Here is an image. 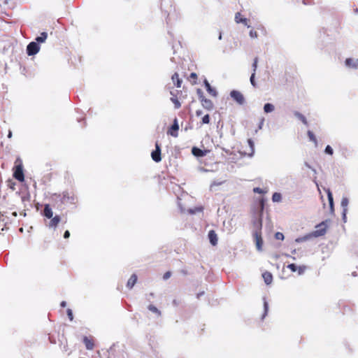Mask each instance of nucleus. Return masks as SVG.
<instances>
[{
	"label": "nucleus",
	"instance_id": "1",
	"mask_svg": "<svg viewBox=\"0 0 358 358\" xmlns=\"http://www.w3.org/2000/svg\"><path fill=\"white\" fill-rule=\"evenodd\" d=\"M13 177L20 182H23L24 180L22 162L20 158H17L15 162Z\"/></svg>",
	"mask_w": 358,
	"mask_h": 358
},
{
	"label": "nucleus",
	"instance_id": "2",
	"mask_svg": "<svg viewBox=\"0 0 358 358\" xmlns=\"http://www.w3.org/2000/svg\"><path fill=\"white\" fill-rule=\"evenodd\" d=\"M197 94L199 95V99L200 100L203 107L208 110H212L213 108V101L204 96L203 93L201 91V90L198 89Z\"/></svg>",
	"mask_w": 358,
	"mask_h": 358
},
{
	"label": "nucleus",
	"instance_id": "3",
	"mask_svg": "<svg viewBox=\"0 0 358 358\" xmlns=\"http://www.w3.org/2000/svg\"><path fill=\"white\" fill-rule=\"evenodd\" d=\"M61 196L60 201L63 204L75 203L77 198L73 193L64 192Z\"/></svg>",
	"mask_w": 358,
	"mask_h": 358
},
{
	"label": "nucleus",
	"instance_id": "4",
	"mask_svg": "<svg viewBox=\"0 0 358 358\" xmlns=\"http://www.w3.org/2000/svg\"><path fill=\"white\" fill-rule=\"evenodd\" d=\"M327 221H323L321 223L316 225L315 231L313 232V235L315 237L324 236L327 232Z\"/></svg>",
	"mask_w": 358,
	"mask_h": 358
},
{
	"label": "nucleus",
	"instance_id": "5",
	"mask_svg": "<svg viewBox=\"0 0 358 358\" xmlns=\"http://www.w3.org/2000/svg\"><path fill=\"white\" fill-rule=\"evenodd\" d=\"M230 96L239 105H243L245 103V97L243 94L238 90H234L231 91Z\"/></svg>",
	"mask_w": 358,
	"mask_h": 358
},
{
	"label": "nucleus",
	"instance_id": "6",
	"mask_svg": "<svg viewBox=\"0 0 358 358\" xmlns=\"http://www.w3.org/2000/svg\"><path fill=\"white\" fill-rule=\"evenodd\" d=\"M151 157L155 162H159L162 160L161 147L158 141L155 143V150L151 152Z\"/></svg>",
	"mask_w": 358,
	"mask_h": 358
},
{
	"label": "nucleus",
	"instance_id": "7",
	"mask_svg": "<svg viewBox=\"0 0 358 358\" xmlns=\"http://www.w3.org/2000/svg\"><path fill=\"white\" fill-rule=\"evenodd\" d=\"M40 46L36 42H31L27 47V53L29 56L34 55L38 52Z\"/></svg>",
	"mask_w": 358,
	"mask_h": 358
},
{
	"label": "nucleus",
	"instance_id": "8",
	"mask_svg": "<svg viewBox=\"0 0 358 358\" xmlns=\"http://www.w3.org/2000/svg\"><path fill=\"white\" fill-rule=\"evenodd\" d=\"M254 239L255 241L256 247L258 250H262L263 245V240L262 237V231H255L253 233Z\"/></svg>",
	"mask_w": 358,
	"mask_h": 358
},
{
	"label": "nucleus",
	"instance_id": "9",
	"mask_svg": "<svg viewBox=\"0 0 358 358\" xmlns=\"http://www.w3.org/2000/svg\"><path fill=\"white\" fill-rule=\"evenodd\" d=\"M287 268L292 271V272H297L299 275L303 274L305 271L306 270V266H296L295 264H289L287 265Z\"/></svg>",
	"mask_w": 358,
	"mask_h": 358
},
{
	"label": "nucleus",
	"instance_id": "10",
	"mask_svg": "<svg viewBox=\"0 0 358 358\" xmlns=\"http://www.w3.org/2000/svg\"><path fill=\"white\" fill-rule=\"evenodd\" d=\"M178 130H179V125L178 124L177 119L174 120L173 124L172 126L169 128V129L167 131V134L169 135H171L173 137H178Z\"/></svg>",
	"mask_w": 358,
	"mask_h": 358
},
{
	"label": "nucleus",
	"instance_id": "11",
	"mask_svg": "<svg viewBox=\"0 0 358 358\" xmlns=\"http://www.w3.org/2000/svg\"><path fill=\"white\" fill-rule=\"evenodd\" d=\"M83 341L87 350H92L94 349V341L92 337L84 336Z\"/></svg>",
	"mask_w": 358,
	"mask_h": 358
},
{
	"label": "nucleus",
	"instance_id": "12",
	"mask_svg": "<svg viewBox=\"0 0 358 358\" xmlns=\"http://www.w3.org/2000/svg\"><path fill=\"white\" fill-rule=\"evenodd\" d=\"M345 64L348 68L358 69V59L347 58Z\"/></svg>",
	"mask_w": 358,
	"mask_h": 358
},
{
	"label": "nucleus",
	"instance_id": "13",
	"mask_svg": "<svg viewBox=\"0 0 358 358\" xmlns=\"http://www.w3.org/2000/svg\"><path fill=\"white\" fill-rule=\"evenodd\" d=\"M208 236L210 243L213 246H215L217 244V241H218L217 235L215 233V231L214 230L209 231Z\"/></svg>",
	"mask_w": 358,
	"mask_h": 358
},
{
	"label": "nucleus",
	"instance_id": "14",
	"mask_svg": "<svg viewBox=\"0 0 358 358\" xmlns=\"http://www.w3.org/2000/svg\"><path fill=\"white\" fill-rule=\"evenodd\" d=\"M204 85H205V87H206V89L207 92H208V94L210 95H211L212 96H214V97L217 96V92L216 90L210 86V83H208V80H205Z\"/></svg>",
	"mask_w": 358,
	"mask_h": 358
},
{
	"label": "nucleus",
	"instance_id": "15",
	"mask_svg": "<svg viewBox=\"0 0 358 358\" xmlns=\"http://www.w3.org/2000/svg\"><path fill=\"white\" fill-rule=\"evenodd\" d=\"M262 278L264 279V282L266 285L271 284V282L273 281V275H272V273L271 272H269V271H264L262 273Z\"/></svg>",
	"mask_w": 358,
	"mask_h": 358
},
{
	"label": "nucleus",
	"instance_id": "16",
	"mask_svg": "<svg viewBox=\"0 0 358 358\" xmlns=\"http://www.w3.org/2000/svg\"><path fill=\"white\" fill-rule=\"evenodd\" d=\"M43 215L49 219L52 217L53 213L49 204L45 205L43 209Z\"/></svg>",
	"mask_w": 358,
	"mask_h": 358
},
{
	"label": "nucleus",
	"instance_id": "17",
	"mask_svg": "<svg viewBox=\"0 0 358 358\" xmlns=\"http://www.w3.org/2000/svg\"><path fill=\"white\" fill-rule=\"evenodd\" d=\"M137 275L136 274H132L131 275V277L129 278V279L127 281V287L129 288V289H131L134 285L137 282Z\"/></svg>",
	"mask_w": 358,
	"mask_h": 358
},
{
	"label": "nucleus",
	"instance_id": "18",
	"mask_svg": "<svg viewBox=\"0 0 358 358\" xmlns=\"http://www.w3.org/2000/svg\"><path fill=\"white\" fill-rule=\"evenodd\" d=\"M206 150H202L196 147H193L192 149V153L196 157H203L206 155Z\"/></svg>",
	"mask_w": 358,
	"mask_h": 358
},
{
	"label": "nucleus",
	"instance_id": "19",
	"mask_svg": "<svg viewBox=\"0 0 358 358\" xmlns=\"http://www.w3.org/2000/svg\"><path fill=\"white\" fill-rule=\"evenodd\" d=\"M171 79H172L173 83L175 84V85L177 87H181L182 80L179 78V75H178V73H175L172 76Z\"/></svg>",
	"mask_w": 358,
	"mask_h": 358
},
{
	"label": "nucleus",
	"instance_id": "20",
	"mask_svg": "<svg viewBox=\"0 0 358 358\" xmlns=\"http://www.w3.org/2000/svg\"><path fill=\"white\" fill-rule=\"evenodd\" d=\"M60 222V217L59 215H55V217H52V220H50L49 223L50 227H56L59 222Z\"/></svg>",
	"mask_w": 358,
	"mask_h": 358
},
{
	"label": "nucleus",
	"instance_id": "21",
	"mask_svg": "<svg viewBox=\"0 0 358 358\" xmlns=\"http://www.w3.org/2000/svg\"><path fill=\"white\" fill-rule=\"evenodd\" d=\"M253 227L255 228V231H262V221L261 218L257 219L253 221Z\"/></svg>",
	"mask_w": 358,
	"mask_h": 358
},
{
	"label": "nucleus",
	"instance_id": "22",
	"mask_svg": "<svg viewBox=\"0 0 358 358\" xmlns=\"http://www.w3.org/2000/svg\"><path fill=\"white\" fill-rule=\"evenodd\" d=\"M171 94H172V96L171 97V101L174 104L175 108H176V109L180 108L181 107V103L179 101L178 97L176 95H173L172 92H171Z\"/></svg>",
	"mask_w": 358,
	"mask_h": 358
},
{
	"label": "nucleus",
	"instance_id": "23",
	"mask_svg": "<svg viewBox=\"0 0 358 358\" xmlns=\"http://www.w3.org/2000/svg\"><path fill=\"white\" fill-rule=\"evenodd\" d=\"M235 21L237 23L242 22V23L246 24L248 20L245 17H242L241 14L240 13H236L235 15Z\"/></svg>",
	"mask_w": 358,
	"mask_h": 358
},
{
	"label": "nucleus",
	"instance_id": "24",
	"mask_svg": "<svg viewBox=\"0 0 358 358\" xmlns=\"http://www.w3.org/2000/svg\"><path fill=\"white\" fill-rule=\"evenodd\" d=\"M48 34L46 32L41 33V35L36 38V43H43L47 39Z\"/></svg>",
	"mask_w": 358,
	"mask_h": 358
},
{
	"label": "nucleus",
	"instance_id": "25",
	"mask_svg": "<svg viewBox=\"0 0 358 358\" xmlns=\"http://www.w3.org/2000/svg\"><path fill=\"white\" fill-rule=\"evenodd\" d=\"M294 115L298 117L304 124L307 125L308 122L306 117L299 112H295Z\"/></svg>",
	"mask_w": 358,
	"mask_h": 358
},
{
	"label": "nucleus",
	"instance_id": "26",
	"mask_svg": "<svg viewBox=\"0 0 358 358\" xmlns=\"http://www.w3.org/2000/svg\"><path fill=\"white\" fill-rule=\"evenodd\" d=\"M307 134H308V136L310 141H313L315 143V145L317 146V141L315 136L313 133V131L309 130V131H308Z\"/></svg>",
	"mask_w": 358,
	"mask_h": 358
},
{
	"label": "nucleus",
	"instance_id": "27",
	"mask_svg": "<svg viewBox=\"0 0 358 358\" xmlns=\"http://www.w3.org/2000/svg\"><path fill=\"white\" fill-rule=\"evenodd\" d=\"M248 145L250 146V151L247 153L248 155L252 156L254 153V143L252 139L248 140Z\"/></svg>",
	"mask_w": 358,
	"mask_h": 358
},
{
	"label": "nucleus",
	"instance_id": "28",
	"mask_svg": "<svg viewBox=\"0 0 358 358\" xmlns=\"http://www.w3.org/2000/svg\"><path fill=\"white\" fill-rule=\"evenodd\" d=\"M274 110V106L271 103H266L264 106V110L265 113H271Z\"/></svg>",
	"mask_w": 358,
	"mask_h": 358
},
{
	"label": "nucleus",
	"instance_id": "29",
	"mask_svg": "<svg viewBox=\"0 0 358 358\" xmlns=\"http://www.w3.org/2000/svg\"><path fill=\"white\" fill-rule=\"evenodd\" d=\"M281 198H282L281 194L278 192H275L272 196V200L274 202L280 201L281 200Z\"/></svg>",
	"mask_w": 358,
	"mask_h": 358
},
{
	"label": "nucleus",
	"instance_id": "30",
	"mask_svg": "<svg viewBox=\"0 0 358 358\" xmlns=\"http://www.w3.org/2000/svg\"><path fill=\"white\" fill-rule=\"evenodd\" d=\"M148 309H149L150 311H152V312H153V313H155L157 314L158 315H161V312L157 309V308H156V307H155V306H153V305H149V306H148Z\"/></svg>",
	"mask_w": 358,
	"mask_h": 358
},
{
	"label": "nucleus",
	"instance_id": "31",
	"mask_svg": "<svg viewBox=\"0 0 358 358\" xmlns=\"http://www.w3.org/2000/svg\"><path fill=\"white\" fill-rule=\"evenodd\" d=\"M328 199L329 202V206L331 210H333L334 202H333V196L330 191L328 192Z\"/></svg>",
	"mask_w": 358,
	"mask_h": 358
},
{
	"label": "nucleus",
	"instance_id": "32",
	"mask_svg": "<svg viewBox=\"0 0 358 358\" xmlns=\"http://www.w3.org/2000/svg\"><path fill=\"white\" fill-rule=\"evenodd\" d=\"M348 198H343L342 200H341V206L344 208V210L345 211L346 210V207L348 206Z\"/></svg>",
	"mask_w": 358,
	"mask_h": 358
},
{
	"label": "nucleus",
	"instance_id": "33",
	"mask_svg": "<svg viewBox=\"0 0 358 358\" xmlns=\"http://www.w3.org/2000/svg\"><path fill=\"white\" fill-rule=\"evenodd\" d=\"M197 75L196 73H191L190 75H189V80H193V84H196V80H197Z\"/></svg>",
	"mask_w": 358,
	"mask_h": 358
},
{
	"label": "nucleus",
	"instance_id": "34",
	"mask_svg": "<svg viewBox=\"0 0 358 358\" xmlns=\"http://www.w3.org/2000/svg\"><path fill=\"white\" fill-rule=\"evenodd\" d=\"M201 123L202 124H208V123H210V116H209L208 114L205 115L202 117Z\"/></svg>",
	"mask_w": 358,
	"mask_h": 358
},
{
	"label": "nucleus",
	"instance_id": "35",
	"mask_svg": "<svg viewBox=\"0 0 358 358\" xmlns=\"http://www.w3.org/2000/svg\"><path fill=\"white\" fill-rule=\"evenodd\" d=\"M257 63H258V58L255 57L254 59L253 64L252 65V70H253L252 73H256V71H257Z\"/></svg>",
	"mask_w": 358,
	"mask_h": 358
},
{
	"label": "nucleus",
	"instance_id": "36",
	"mask_svg": "<svg viewBox=\"0 0 358 358\" xmlns=\"http://www.w3.org/2000/svg\"><path fill=\"white\" fill-rule=\"evenodd\" d=\"M255 73H252L251 76H250V83H251V85L256 87H257V84H256V82H255Z\"/></svg>",
	"mask_w": 358,
	"mask_h": 358
},
{
	"label": "nucleus",
	"instance_id": "37",
	"mask_svg": "<svg viewBox=\"0 0 358 358\" xmlns=\"http://www.w3.org/2000/svg\"><path fill=\"white\" fill-rule=\"evenodd\" d=\"M325 153L332 155L334 153L333 149L330 145H327L324 150Z\"/></svg>",
	"mask_w": 358,
	"mask_h": 358
},
{
	"label": "nucleus",
	"instance_id": "38",
	"mask_svg": "<svg viewBox=\"0 0 358 358\" xmlns=\"http://www.w3.org/2000/svg\"><path fill=\"white\" fill-rule=\"evenodd\" d=\"M66 313H67V315H68V317L70 320V321H73V315L72 310L69 308V309H67Z\"/></svg>",
	"mask_w": 358,
	"mask_h": 358
},
{
	"label": "nucleus",
	"instance_id": "39",
	"mask_svg": "<svg viewBox=\"0 0 358 358\" xmlns=\"http://www.w3.org/2000/svg\"><path fill=\"white\" fill-rule=\"evenodd\" d=\"M275 238L277 239V240H283L284 239V235L283 234L280 233V232H277L275 234Z\"/></svg>",
	"mask_w": 358,
	"mask_h": 358
},
{
	"label": "nucleus",
	"instance_id": "40",
	"mask_svg": "<svg viewBox=\"0 0 358 358\" xmlns=\"http://www.w3.org/2000/svg\"><path fill=\"white\" fill-rule=\"evenodd\" d=\"M253 192L255 193H258V194H264V193H265V192L262 189H261L260 187H255L253 189Z\"/></svg>",
	"mask_w": 358,
	"mask_h": 358
},
{
	"label": "nucleus",
	"instance_id": "41",
	"mask_svg": "<svg viewBox=\"0 0 358 358\" xmlns=\"http://www.w3.org/2000/svg\"><path fill=\"white\" fill-rule=\"evenodd\" d=\"M171 275V271H166L164 275H163V279L164 280H167L169 279Z\"/></svg>",
	"mask_w": 358,
	"mask_h": 358
},
{
	"label": "nucleus",
	"instance_id": "42",
	"mask_svg": "<svg viewBox=\"0 0 358 358\" xmlns=\"http://www.w3.org/2000/svg\"><path fill=\"white\" fill-rule=\"evenodd\" d=\"M250 36L252 37V38H257V33L256 31L252 29L250 30Z\"/></svg>",
	"mask_w": 358,
	"mask_h": 358
},
{
	"label": "nucleus",
	"instance_id": "43",
	"mask_svg": "<svg viewBox=\"0 0 358 358\" xmlns=\"http://www.w3.org/2000/svg\"><path fill=\"white\" fill-rule=\"evenodd\" d=\"M12 189H15V183L13 182L11 180L8 181V185Z\"/></svg>",
	"mask_w": 358,
	"mask_h": 358
},
{
	"label": "nucleus",
	"instance_id": "44",
	"mask_svg": "<svg viewBox=\"0 0 358 358\" xmlns=\"http://www.w3.org/2000/svg\"><path fill=\"white\" fill-rule=\"evenodd\" d=\"M69 236H70V232L68 230H66L64 234V238H68Z\"/></svg>",
	"mask_w": 358,
	"mask_h": 358
},
{
	"label": "nucleus",
	"instance_id": "45",
	"mask_svg": "<svg viewBox=\"0 0 358 358\" xmlns=\"http://www.w3.org/2000/svg\"><path fill=\"white\" fill-rule=\"evenodd\" d=\"M202 113H203V112L201 110H198L196 111V115L198 116V117L201 116L202 115Z\"/></svg>",
	"mask_w": 358,
	"mask_h": 358
},
{
	"label": "nucleus",
	"instance_id": "46",
	"mask_svg": "<svg viewBox=\"0 0 358 358\" xmlns=\"http://www.w3.org/2000/svg\"><path fill=\"white\" fill-rule=\"evenodd\" d=\"M260 205H261V208H262V210L264 209V200L262 199L260 201Z\"/></svg>",
	"mask_w": 358,
	"mask_h": 358
},
{
	"label": "nucleus",
	"instance_id": "47",
	"mask_svg": "<svg viewBox=\"0 0 358 358\" xmlns=\"http://www.w3.org/2000/svg\"><path fill=\"white\" fill-rule=\"evenodd\" d=\"M66 306V301H62V302L61 303V306H62V307H65Z\"/></svg>",
	"mask_w": 358,
	"mask_h": 358
},
{
	"label": "nucleus",
	"instance_id": "48",
	"mask_svg": "<svg viewBox=\"0 0 358 358\" xmlns=\"http://www.w3.org/2000/svg\"><path fill=\"white\" fill-rule=\"evenodd\" d=\"M203 210V208L202 207H200V208H196V211H199V212H201Z\"/></svg>",
	"mask_w": 358,
	"mask_h": 358
},
{
	"label": "nucleus",
	"instance_id": "49",
	"mask_svg": "<svg viewBox=\"0 0 358 358\" xmlns=\"http://www.w3.org/2000/svg\"><path fill=\"white\" fill-rule=\"evenodd\" d=\"M195 212H196V210H189V213H194Z\"/></svg>",
	"mask_w": 358,
	"mask_h": 358
},
{
	"label": "nucleus",
	"instance_id": "50",
	"mask_svg": "<svg viewBox=\"0 0 358 358\" xmlns=\"http://www.w3.org/2000/svg\"><path fill=\"white\" fill-rule=\"evenodd\" d=\"M305 165H306L307 167L310 168V166H309V164H308L307 162H306V163H305Z\"/></svg>",
	"mask_w": 358,
	"mask_h": 358
},
{
	"label": "nucleus",
	"instance_id": "51",
	"mask_svg": "<svg viewBox=\"0 0 358 358\" xmlns=\"http://www.w3.org/2000/svg\"><path fill=\"white\" fill-rule=\"evenodd\" d=\"M264 306H265V308L266 309L267 308V303H264Z\"/></svg>",
	"mask_w": 358,
	"mask_h": 358
},
{
	"label": "nucleus",
	"instance_id": "52",
	"mask_svg": "<svg viewBox=\"0 0 358 358\" xmlns=\"http://www.w3.org/2000/svg\"><path fill=\"white\" fill-rule=\"evenodd\" d=\"M10 136H11V133L10 132L8 134V137H10Z\"/></svg>",
	"mask_w": 358,
	"mask_h": 358
}]
</instances>
